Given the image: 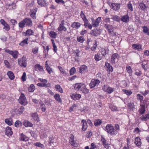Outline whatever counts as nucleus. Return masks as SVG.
<instances>
[{"instance_id": "obj_42", "label": "nucleus", "mask_w": 149, "mask_h": 149, "mask_svg": "<svg viewBox=\"0 0 149 149\" xmlns=\"http://www.w3.org/2000/svg\"><path fill=\"white\" fill-rule=\"evenodd\" d=\"M140 119L142 120L146 121L149 119V114H147L145 116H142L140 117Z\"/></svg>"}, {"instance_id": "obj_48", "label": "nucleus", "mask_w": 149, "mask_h": 149, "mask_svg": "<svg viewBox=\"0 0 149 149\" xmlns=\"http://www.w3.org/2000/svg\"><path fill=\"white\" fill-rule=\"evenodd\" d=\"M115 128L114 130L116 132L115 133L116 134L120 130V127L119 125L118 124H116L115 125Z\"/></svg>"}, {"instance_id": "obj_15", "label": "nucleus", "mask_w": 149, "mask_h": 149, "mask_svg": "<svg viewBox=\"0 0 149 149\" xmlns=\"http://www.w3.org/2000/svg\"><path fill=\"white\" fill-rule=\"evenodd\" d=\"M34 33L32 30L30 29L27 30L26 32L22 33L23 35L25 36H27L34 35Z\"/></svg>"}, {"instance_id": "obj_34", "label": "nucleus", "mask_w": 149, "mask_h": 149, "mask_svg": "<svg viewBox=\"0 0 149 149\" xmlns=\"http://www.w3.org/2000/svg\"><path fill=\"white\" fill-rule=\"evenodd\" d=\"M58 68L59 69L60 72L63 76H65L67 74V72L65 70L61 67L60 66H58Z\"/></svg>"}, {"instance_id": "obj_25", "label": "nucleus", "mask_w": 149, "mask_h": 149, "mask_svg": "<svg viewBox=\"0 0 149 149\" xmlns=\"http://www.w3.org/2000/svg\"><path fill=\"white\" fill-rule=\"evenodd\" d=\"M134 143L139 147L141 146V139L139 137H136L135 138V141Z\"/></svg>"}, {"instance_id": "obj_58", "label": "nucleus", "mask_w": 149, "mask_h": 149, "mask_svg": "<svg viewBox=\"0 0 149 149\" xmlns=\"http://www.w3.org/2000/svg\"><path fill=\"white\" fill-rule=\"evenodd\" d=\"M34 145L38 147H40L42 148L44 147V146L40 142H36L34 143Z\"/></svg>"}, {"instance_id": "obj_45", "label": "nucleus", "mask_w": 149, "mask_h": 149, "mask_svg": "<svg viewBox=\"0 0 149 149\" xmlns=\"http://www.w3.org/2000/svg\"><path fill=\"white\" fill-rule=\"evenodd\" d=\"M145 106L143 105H142L141 108L139 110L140 113L142 115L145 113Z\"/></svg>"}, {"instance_id": "obj_64", "label": "nucleus", "mask_w": 149, "mask_h": 149, "mask_svg": "<svg viewBox=\"0 0 149 149\" xmlns=\"http://www.w3.org/2000/svg\"><path fill=\"white\" fill-rule=\"evenodd\" d=\"M63 27H64V26L62 24H60L58 28V30L59 31H63Z\"/></svg>"}, {"instance_id": "obj_33", "label": "nucleus", "mask_w": 149, "mask_h": 149, "mask_svg": "<svg viewBox=\"0 0 149 149\" xmlns=\"http://www.w3.org/2000/svg\"><path fill=\"white\" fill-rule=\"evenodd\" d=\"M84 26L86 27V26H88V28L91 29L92 27V26L91 24L89 23V22L88 20L87 19L85 21H84Z\"/></svg>"}, {"instance_id": "obj_8", "label": "nucleus", "mask_w": 149, "mask_h": 149, "mask_svg": "<svg viewBox=\"0 0 149 149\" xmlns=\"http://www.w3.org/2000/svg\"><path fill=\"white\" fill-rule=\"evenodd\" d=\"M69 143L74 148L77 147V143L74 141V136L72 134H70L69 137Z\"/></svg>"}, {"instance_id": "obj_4", "label": "nucleus", "mask_w": 149, "mask_h": 149, "mask_svg": "<svg viewBox=\"0 0 149 149\" xmlns=\"http://www.w3.org/2000/svg\"><path fill=\"white\" fill-rule=\"evenodd\" d=\"M18 63L19 65L22 67L25 68L26 66L27 63L26 58L24 56L21 58H18Z\"/></svg>"}, {"instance_id": "obj_20", "label": "nucleus", "mask_w": 149, "mask_h": 149, "mask_svg": "<svg viewBox=\"0 0 149 149\" xmlns=\"http://www.w3.org/2000/svg\"><path fill=\"white\" fill-rule=\"evenodd\" d=\"M23 125L25 127H32L33 124L27 120H24L23 122Z\"/></svg>"}, {"instance_id": "obj_2", "label": "nucleus", "mask_w": 149, "mask_h": 149, "mask_svg": "<svg viewBox=\"0 0 149 149\" xmlns=\"http://www.w3.org/2000/svg\"><path fill=\"white\" fill-rule=\"evenodd\" d=\"M106 130L107 132L111 135H116L114 127L111 124H108L106 127Z\"/></svg>"}, {"instance_id": "obj_51", "label": "nucleus", "mask_w": 149, "mask_h": 149, "mask_svg": "<svg viewBox=\"0 0 149 149\" xmlns=\"http://www.w3.org/2000/svg\"><path fill=\"white\" fill-rule=\"evenodd\" d=\"M18 25L19 27L20 28H22L25 26V22L24 21V19L19 23Z\"/></svg>"}, {"instance_id": "obj_21", "label": "nucleus", "mask_w": 149, "mask_h": 149, "mask_svg": "<svg viewBox=\"0 0 149 149\" xmlns=\"http://www.w3.org/2000/svg\"><path fill=\"white\" fill-rule=\"evenodd\" d=\"M81 123L83 124L82 127V130L83 131H85L86 130L88 127L87 122L85 120L83 119L81 121Z\"/></svg>"}, {"instance_id": "obj_32", "label": "nucleus", "mask_w": 149, "mask_h": 149, "mask_svg": "<svg viewBox=\"0 0 149 149\" xmlns=\"http://www.w3.org/2000/svg\"><path fill=\"white\" fill-rule=\"evenodd\" d=\"M133 48L135 50H142L141 46L139 45L133 44L132 45Z\"/></svg>"}, {"instance_id": "obj_6", "label": "nucleus", "mask_w": 149, "mask_h": 149, "mask_svg": "<svg viewBox=\"0 0 149 149\" xmlns=\"http://www.w3.org/2000/svg\"><path fill=\"white\" fill-rule=\"evenodd\" d=\"M5 51L7 53L11 55L14 58H17L18 57V51L16 50L13 51L9 49H6Z\"/></svg>"}, {"instance_id": "obj_7", "label": "nucleus", "mask_w": 149, "mask_h": 149, "mask_svg": "<svg viewBox=\"0 0 149 149\" xmlns=\"http://www.w3.org/2000/svg\"><path fill=\"white\" fill-rule=\"evenodd\" d=\"M100 82L99 80L95 79H92L89 84L90 88H92L95 86L98 85Z\"/></svg>"}, {"instance_id": "obj_38", "label": "nucleus", "mask_w": 149, "mask_h": 149, "mask_svg": "<svg viewBox=\"0 0 149 149\" xmlns=\"http://www.w3.org/2000/svg\"><path fill=\"white\" fill-rule=\"evenodd\" d=\"M28 39L29 38H26L20 42L19 43V45L22 46H23L26 44H28Z\"/></svg>"}, {"instance_id": "obj_60", "label": "nucleus", "mask_w": 149, "mask_h": 149, "mask_svg": "<svg viewBox=\"0 0 149 149\" xmlns=\"http://www.w3.org/2000/svg\"><path fill=\"white\" fill-rule=\"evenodd\" d=\"M111 19L117 21H118L120 20L119 17L116 15L112 16Z\"/></svg>"}, {"instance_id": "obj_35", "label": "nucleus", "mask_w": 149, "mask_h": 149, "mask_svg": "<svg viewBox=\"0 0 149 149\" xmlns=\"http://www.w3.org/2000/svg\"><path fill=\"white\" fill-rule=\"evenodd\" d=\"M142 28L143 29V32L149 36V28L146 26H143Z\"/></svg>"}, {"instance_id": "obj_50", "label": "nucleus", "mask_w": 149, "mask_h": 149, "mask_svg": "<svg viewBox=\"0 0 149 149\" xmlns=\"http://www.w3.org/2000/svg\"><path fill=\"white\" fill-rule=\"evenodd\" d=\"M49 35L51 38H55L57 35V34L56 32L53 31H51L49 32Z\"/></svg>"}, {"instance_id": "obj_22", "label": "nucleus", "mask_w": 149, "mask_h": 149, "mask_svg": "<svg viewBox=\"0 0 149 149\" xmlns=\"http://www.w3.org/2000/svg\"><path fill=\"white\" fill-rule=\"evenodd\" d=\"M139 5L141 9L144 11L146 10L148 8H149L148 6L143 3H139Z\"/></svg>"}, {"instance_id": "obj_23", "label": "nucleus", "mask_w": 149, "mask_h": 149, "mask_svg": "<svg viewBox=\"0 0 149 149\" xmlns=\"http://www.w3.org/2000/svg\"><path fill=\"white\" fill-rule=\"evenodd\" d=\"M37 2L39 5L41 6L46 7L47 6V4L44 0H38Z\"/></svg>"}, {"instance_id": "obj_54", "label": "nucleus", "mask_w": 149, "mask_h": 149, "mask_svg": "<svg viewBox=\"0 0 149 149\" xmlns=\"http://www.w3.org/2000/svg\"><path fill=\"white\" fill-rule=\"evenodd\" d=\"M16 5L15 3L9 4L8 6V8L10 9H14L15 8Z\"/></svg>"}, {"instance_id": "obj_14", "label": "nucleus", "mask_w": 149, "mask_h": 149, "mask_svg": "<svg viewBox=\"0 0 149 149\" xmlns=\"http://www.w3.org/2000/svg\"><path fill=\"white\" fill-rule=\"evenodd\" d=\"M101 21V18L100 17H99L94 22H92V26L94 27H97L99 26L100 22Z\"/></svg>"}, {"instance_id": "obj_39", "label": "nucleus", "mask_w": 149, "mask_h": 149, "mask_svg": "<svg viewBox=\"0 0 149 149\" xmlns=\"http://www.w3.org/2000/svg\"><path fill=\"white\" fill-rule=\"evenodd\" d=\"M94 58L96 61H99L102 58V56L100 53H97L95 56Z\"/></svg>"}, {"instance_id": "obj_24", "label": "nucleus", "mask_w": 149, "mask_h": 149, "mask_svg": "<svg viewBox=\"0 0 149 149\" xmlns=\"http://www.w3.org/2000/svg\"><path fill=\"white\" fill-rule=\"evenodd\" d=\"M54 98L59 103H62V100L58 94L56 93L54 95Z\"/></svg>"}, {"instance_id": "obj_36", "label": "nucleus", "mask_w": 149, "mask_h": 149, "mask_svg": "<svg viewBox=\"0 0 149 149\" xmlns=\"http://www.w3.org/2000/svg\"><path fill=\"white\" fill-rule=\"evenodd\" d=\"M55 88L56 91L60 92L61 93H62L63 92V91L60 86L59 85L57 84L55 85Z\"/></svg>"}, {"instance_id": "obj_9", "label": "nucleus", "mask_w": 149, "mask_h": 149, "mask_svg": "<svg viewBox=\"0 0 149 149\" xmlns=\"http://www.w3.org/2000/svg\"><path fill=\"white\" fill-rule=\"evenodd\" d=\"M0 22L1 24L4 26L3 28V29L7 31L9 30L10 29V27L9 25L3 19H1Z\"/></svg>"}, {"instance_id": "obj_40", "label": "nucleus", "mask_w": 149, "mask_h": 149, "mask_svg": "<svg viewBox=\"0 0 149 149\" xmlns=\"http://www.w3.org/2000/svg\"><path fill=\"white\" fill-rule=\"evenodd\" d=\"M35 89V87L33 84H31L28 88V90L29 92H33Z\"/></svg>"}, {"instance_id": "obj_26", "label": "nucleus", "mask_w": 149, "mask_h": 149, "mask_svg": "<svg viewBox=\"0 0 149 149\" xmlns=\"http://www.w3.org/2000/svg\"><path fill=\"white\" fill-rule=\"evenodd\" d=\"M109 49L107 48L102 49L101 50V54L103 56H105L107 54L109 53Z\"/></svg>"}, {"instance_id": "obj_44", "label": "nucleus", "mask_w": 149, "mask_h": 149, "mask_svg": "<svg viewBox=\"0 0 149 149\" xmlns=\"http://www.w3.org/2000/svg\"><path fill=\"white\" fill-rule=\"evenodd\" d=\"M129 17L127 15L123 16L121 18V20L123 22H127L129 21Z\"/></svg>"}, {"instance_id": "obj_17", "label": "nucleus", "mask_w": 149, "mask_h": 149, "mask_svg": "<svg viewBox=\"0 0 149 149\" xmlns=\"http://www.w3.org/2000/svg\"><path fill=\"white\" fill-rule=\"evenodd\" d=\"M120 6V4L116 3H112L111 6V8L116 11L119 10Z\"/></svg>"}, {"instance_id": "obj_57", "label": "nucleus", "mask_w": 149, "mask_h": 149, "mask_svg": "<svg viewBox=\"0 0 149 149\" xmlns=\"http://www.w3.org/2000/svg\"><path fill=\"white\" fill-rule=\"evenodd\" d=\"M76 72L75 68L73 67L70 70V74L71 75H73Z\"/></svg>"}, {"instance_id": "obj_56", "label": "nucleus", "mask_w": 149, "mask_h": 149, "mask_svg": "<svg viewBox=\"0 0 149 149\" xmlns=\"http://www.w3.org/2000/svg\"><path fill=\"white\" fill-rule=\"evenodd\" d=\"M134 74L138 76H140L142 74V73L141 71L140 70H135Z\"/></svg>"}, {"instance_id": "obj_61", "label": "nucleus", "mask_w": 149, "mask_h": 149, "mask_svg": "<svg viewBox=\"0 0 149 149\" xmlns=\"http://www.w3.org/2000/svg\"><path fill=\"white\" fill-rule=\"evenodd\" d=\"M22 125V123L19 120H17L15 123V126L16 127H19Z\"/></svg>"}, {"instance_id": "obj_59", "label": "nucleus", "mask_w": 149, "mask_h": 149, "mask_svg": "<svg viewBox=\"0 0 149 149\" xmlns=\"http://www.w3.org/2000/svg\"><path fill=\"white\" fill-rule=\"evenodd\" d=\"M123 91L124 93L128 95H130L132 93V92L130 91H128L125 89H123Z\"/></svg>"}, {"instance_id": "obj_41", "label": "nucleus", "mask_w": 149, "mask_h": 149, "mask_svg": "<svg viewBox=\"0 0 149 149\" xmlns=\"http://www.w3.org/2000/svg\"><path fill=\"white\" fill-rule=\"evenodd\" d=\"M38 86L40 87H49L50 86V84L49 83L43 84L41 83H38L37 84Z\"/></svg>"}, {"instance_id": "obj_62", "label": "nucleus", "mask_w": 149, "mask_h": 149, "mask_svg": "<svg viewBox=\"0 0 149 149\" xmlns=\"http://www.w3.org/2000/svg\"><path fill=\"white\" fill-rule=\"evenodd\" d=\"M46 69L49 74H50L51 72H53L52 68L49 66H46Z\"/></svg>"}, {"instance_id": "obj_16", "label": "nucleus", "mask_w": 149, "mask_h": 149, "mask_svg": "<svg viewBox=\"0 0 149 149\" xmlns=\"http://www.w3.org/2000/svg\"><path fill=\"white\" fill-rule=\"evenodd\" d=\"M37 8L31 9L30 11V15L31 17L33 19H36V15L37 10Z\"/></svg>"}, {"instance_id": "obj_3", "label": "nucleus", "mask_w": 149, "mask_h": 149, "mask_svg": "<svg viewBox=\"0 0 149 149\" xmlns=\"http://www.w3.org/2000/svg\"><path fill=\"white\" fill-rule=\"evenodd\" d=\"M119 55L117 53H114L111 57V62L112 64L115 65L119 60Z\"/></svg>"}, {"instance_id": "obj_49", "label": "nucleus", "mask_w": 149, "mask_h": 149, "mask_svg": "<svg viewBox=\"0 0 149 149\" xmlns=\"http://www.w3.org/2000/svg\"><path fill=\"white\" fill-rule=\"evenodd\" d=\"M102 121L100 119H96L95 120L94 124L95 126H96L100 125Z\"/></svg>"}, {"instance_id": "obj_19", "label": "nucleus", "mask_w": 149, "mask_h": 149, "mask_svg": "<svg viewBox=\"0 0 149 149\" xmlns=\"http://www.w3.org/2000/svg\"><path fill=\"white\" fill-rule=\"evenodd\" d=\"M11 128L9 127H7L6 129V134L8 136H11L13 134Z\"/></svg>"}, {"instance_id": "obj_53", "label": "nucleus", "mask_w": 149, "mask_h": 149, "mask_svg": "<svg viewBox=\"0 0 149 149\" xmlns=\"http://www.w3.org/2000/svg\"><path fill=\"white\" fill-rule=\"evenodd\" d=\"M80 15L81 17L82 18L84 22L85 21L86 19H87L86 17L84 14V13L83 11H81V14Z\"/></svg>"}, {"instance_id": "obj_5", "label": "nucleus", "mask_w": 149, "mask_h": 149, "mask_svg": "<svg viewBox=\"0 0 149 149\" xmlns=\"http://www.w3.org/2000/svg\"><path fill=\"white\" fill-rule=\"evenodd\" d=\"M18 101L19 103L22 105H25L27 103L26 99L24 95L22 93H21Z\"/></svg>"}, {"instance_id": "obj_11", "label": "nucleus", "mask_w": 149, "mask_h": 149, "mask_svg": "<svg viewBox=\"0 0 149 149\" xmlns=\"http://www.w3.org/2000/svg\"><path fill=\"white\" fill-rule=\"evenodd\" d=\"M88 71L87 66L85 65H83L79 68V72L80 73L84 74Z\"/></svg>"}, {"instance_id": "obj_28", "label": "nucleus", "mask_w": 149, "mask_h": 149, "mask_svg": "<svg viewBox=\"0 0 149 149\" xmlns=\"http://www.w3.org/2000/svg\"><path fill=\"white\" fill-rule=\"evenodd\" d=\"M7 75L8 77L11 80H13L15 78L14 75L12 71H8L7 73Z\"/></svg>"}, {"instance_id": "obj_10", "label": "nucleus", "mask_w": 149, "mask_h": 149, "mask_svg": "<svg viewBox=\"0 0 149 149\" xmlns=\"http://www.w3.org/2000/svg\"><path fill=\"white\" fill-rule=\"evenodd\" d=\"M104 26L107 30L109 33H111L113 32V27L112 25L106 24H104Z\"/></svg>"}, {"instance_id": "obj_37", "label": "nucleus", "mask_w": 149, "mask_h": 149, "mask_svg": "<svg viewBox=\"0 0 149 149\" xmlns=\"http://www.w3.org/2000/svg\"><path fill=\"white\" fill-rule=\"evenodd\" d=\"M5 122L9 125H12L13 123L12 120L11 118H6L5 120Z\"/></svg>"}, {"instance_id": "obj_27", "label": "nucleus", "mask_w": 149, "mask_h": 149, "mask_svg": "<svg viewBox=\"0 0 149 149\" xmlns=\"http://www.w3.org/2000/svg\"><path fill=\"white\" fill-rule=\"evenodd\" d=\"M81 24L78 22H74L71 25V27L73 28L78 29L81 26Z\"/></svg>"}, {"instance_id": "obj_30", "label": "nucleus", "mask_w": 149, "mask_h": 149, "mask_svg": "<svg viewBox=\"0 0 149 149\" xmlns=\"http://www.w3.org/2000/svg\"><path fill=\"white\" fill-rule=\"evenodd\" d=\"M24 109V107L22 106L18 110L17 109H15V111L16 112L17 114H21L23 113Z\"/></svg>"}, {"instance_id": "obj_52", "label": "nucleus", "mask_w": 149, "mask_h": 149, "mask_svg": "<svg viewBox=\"0 0 149 149\" xmlns=\"http://www.w3.org/2000/svg\"><path fill=\"white\" fill-rule=\"evenodd\" d=\"M77 40L78 42L80 43H83L85 40V39L84 37L81 36L77 37Z\"/></svg>"}, {"instance_id": "obj_18", "label": "nucleus", "mask_w": 149, "mask_h": 149, "mask_svg": "<svg viewBox=\"0 0 149 149\" xmlns=\"http://www.w3.org/2000/svg\"><path fill=\"white\" fill-rule=\"evenodd\" d=\"M70 97L73 100H76L79 99L81 97V95L80 94L74 93L71 95Z\"/></svg>"}, {"instance_id": "obj_29", "label": "nucleus", "mask_w": 149, "mask_h": 149, "mask_svg": "<svg viewBox=\"0 0 149 149\" xmlns=\"http://www.w3.org/2000/svg\"><path fill=\"white\" fill-rule=\"evenodd\" d=\"M35 68L36 70L40 72H43L44 70L42 66H41L39 64H37L35 65Z\"/></svg>"}, {"instance_id": "obj_1", "label": "nucleus", "mask_w": 149, "mask_h": 149, "mask_svg": "<svg viewBox=\"0 0 149 149\" xmlns=\"http://www.w3.org/2000/svg\"><path fill=\"white\" fill-rule=\"evenodd\" d=\"M74 88L75 90L81 91L85 94H87L89 92V90L86 88L85 84L83 83H76Z\"/></svg>"}, {"instance_id": "obj_31", "label": "nucleus", "mask_w": 149, "mask_h": 149, "mask_svg": "<svg viewBox=\"0 0 149 149\" xmlns=\"http://www.w3.org/2000/svg\"><path fill=\"white\" fill-rule=\"evenodd\" d=\"M19 139L21 141H26L29 140V138L22 133L21 134Z\"/></svg>"}, {"instance_id": "obj_55", "label": "nucleus", "mask_w": 149, "mask_h": 149, "mask_svg": "<svg viewBox=\"0 0 149 149\" xmlns=\"http://www.w3.org/2000/svg\"><path fill=\"white\" fill-rule=\"evenodd\" d=\"M40 109L43 112H44L46 110L45 104H40Z\"/></svg>"}, {"instance_id": "obj_63", "label": "nucleus", "mask_w": 149, "mask_h": 149, "mask_svg": "<svg viewBox=\"0 0 149 149\" xmlns=\"http://www.w3.org/2000/svg\"><path fill=\"white\" fill-rule=\"evenodd\" d=\"M134 103L133 102H130L129 103L128 105V107L131 109H133L134 108Z\"/></svg>"}, {"instance_id": "obj_47", "label": "nucleus", "mask_w": 149, "mask_h": 149, "mask_svg": "<svg viewBox=\"0 0 149 149\" xmlns=\"http://www.w3.org/2000/svg\"><path fill=\"white\" fill-rule=\"evenodd\" d=\"M114 90V88L110 87H108L107 91H106L108 93L111 94L112 93Z\"/></svg>"}, {"instance_id": "obj_13", "label": "nucleus", "mask_w": 149, "mask_h": 149, "mask_svg": "<svg viewBox=\"0 0 149 149\" xmlns=\"http://www.w3.org/2000/svg\"><path fill=\"white\" fill-rule=\"evenodd\" d=\"M101 33L100 30L97 29H95L93 30H91V34L94 36H96L99 35Z\"/></svg>"}, {"instance_id": "obj_43", "label": "nucleus", "mask_w": 149, "mask_h": 149, "mask_svg": "<svg viewBox=\"0 0 149 149\" xmlns=\"http://www.w3.org/2000/svg\"><path fill=\"white\" fill-rule=\"evenodd\" d=\"M31 116L33 119L37 121H38V115L36 112L33 113L31 115Z\"/></svg>"}, {"instance_id": "obj_46", "label": "nucleus", "mask_w": 149, "mask_h": 149, "mask_svg": "<svg viewBox=\"0 0 149 149\" xmlns=\"http://www.w3.org/2000/svg\"><path fill=\"white\" fill-rule=\"evenodd\" d=\"M126 69L130 75H131L132 73V70L131 67L130 66L127 65L126 67Z\"/></svg>"}, {"instance_id": "obj_12", "label": "nucleus", "mask_w": 149, "mask_h": 149, "mask_svg": "<svg viewBox=\"0 0 149 149\" xmlns=\"http://www.w3.org/2000/svg\"><path fill=\"white\" fill-rule=\"evenodd\" d=\"M24 21L25 22V25L29 27H31L32 26V21L31 18L27 17L24 19Z\"/></svg>"}]
</instances>
